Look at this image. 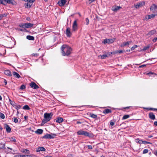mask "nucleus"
Here are the masks:
<instances>
[{
  "label": "nucleus",
  "instance_id": "obj_1",
  "mask_svg": "<svg viewBox=\"0 0 157 157\" xmlns=\"http://www.w3.org/2000/svg\"><path fill=\"white\" fill-rule=\"evenodd\" d=\"M61 53L63 56H68L71 53L72 49L71 47L66 44H63L61 48Z\"/></svg>",
  "mask_w": 157,
  "mask_h": 157
},
{
  "label": "nucleus",
  "instance_id": "obj_2",
  "mask_svg": "<svg viewBox=\"0 0 157 157\" xmlns=\"http://www.w3.org/2000/svg\"><path fill=\"white\" fill-rule=\"evenodd\" d=\"M78 135H83L89 138H93L94 137V134L91 132H89L86 131H83L82 130H79L77 132Z\"/></svg>",
  "mask_w": 157,
  "mask_h": 157
},
{
  "label": "nucleus",
  "instance_id": "obj_3",
  "mask_svg": "<svg viewBox=\"0 0 157 157\" xmlns=\"http://www.w3.org/2000/svg\"><path fill=\"white\" fill-rule=\"evenodd\" d=\"M53 115L52 113H45L44 114V119L43 120L42 124H44L49 121L52 118Z\"/></svg>",
  "mask_w": 157,
  "mask_h": 157
},
{
  "label": "nucleus",
  "instance_id": "obj_4",
  "mask_svg": "<svg viewBox=\"0 0 157 157\" xmlns=\"http://www.w3.org/2000/svg\"><path fill=\"white\" fill-rule=\"evenodd\" d=\"M116 39L113 38V39H105L102 41V43L104 44H110L113 43L115 40Z\"/></svg>",
  "mask_w": 157,
  "mask_h": 157
},
{
  "label": "nucleus",
  "instance_id": "obj_5",
  "mask_svg": "<svg viewBox=\"0 0 157 157\" xmlns=\"http://www.w3.org/2000/svg\"><path fill=\"white\" fill-rule=\"evenodd\" d=\"M77 29L78 26L77 23V21L76 20H75L74 21L73 24L72 31L75 32L77 30Z\"/></svg>",
  "mask_w": 157,
  "mask_h": 157
},
{
  "label": "nucleus",
  "instance_id": "obj_6",
  "mask_svg": "<svg viewBox=\"0 0 157 157\" xmlns=\"http://www.w3.org/2000/svg\"><path fill=\"white\" fill-rule=\"evenodd\" d=\"M145 3L144 2H139L137 4L135 5V7L138 9L141 7L145 5Z\"/></svg>",
  "mask_w": 157,
  "mask_h": 157
},
{
  "label": "nucleus",
  "instance_id": "obj_7",
  "mask_svg": "<svg viewBox=\"0 0 157 157\" xmlns=\"http://www.w3.org/2000/svg\"><path fill=\"white\" fill-rule=\"evenodd\" d=\"M150 9L151 11L154 13L157 9V6L155 5V4H153L151 6Z\"/></svg>",
  "mask_w": 157,
  "mask_h": 157
},
{
  "label": "nucleus",
  "instance_id": "obj_8",
  "mask_svg": "<svg viewBox=\"0 0 157 157\" xmlns=\"http://www.w3.org/2000/svg\"><path fill=\"white\" fill-rule=\"evenodd\" d=\"M30 86L31 88L34 89H37L39 88V86L33 82H32L30 83Z\"/></svg>",
  "mask_w": 157,
  "mask_h": 157
},
{
  "label": "nucleus",
  "instance_id": "obj_9",
  "mask_svg": "<svg viewBox=\"0 0 157 157\" xmlns=\"http://www.w3.org/2000/svg\"><path fill=\"white\" fill-rule=\"evenodd\" d=\"M66 34L67 37H70L71 36L72 33L71 32V29L68 27L67 28L66 31Z\"/></svg>",
  "mask_w": 157,
  "mask_h": 157
},
{
  "label": "nucleus",
  "instance_id": "obj_10",
  "mask_svg": "<svg viewBox=\"0 0 157 157\" xmlns=\"http://www.w3.org/2000/svg\"><path fill=\"white\" fill-rule=\"evenodd\" d=\"M5 2L6 3V5L7 3L11 4L13 5H16V2L13 0H5Z\"/></svg>",
  "mask_w": 157,
  "mask_h": 157
},
{
  "label": "nucleus",
  "instance_id": "obj_11",
  "mask_svg": "<svg viewBox=\"0 0 157 157\" xmlns=\"http://www.w3.org/2000/svg\"><path fill=\"white\" fill-rule=\"evenodd\" d=\"M66 0H60L58 2L57 4L60 6H63L66 3Z\"/></svg>",
  "mask_w": 157,
  "mask_h": 157
},
{
  "label": "nucleus",
  "instance_id": "obj_12",
  "mask_svg": "<svg viewBox=\"0 0 157 157\" xmlns=\"http://www.w3.org/2000/svg\"><path fill=\"white\" fill-rule=\"evenodd\" d=\"M4 127L5 128L6 131L7 132L10 133L11 131V129L10 126L6 124H4Z\"/></svg>",
  "mask_w": 157,
  "mask_h": 157
},
{
  "label": "nucleus",
  "instance_id": "obj_13",
  "mask_svg": "<svg viewBox=\"0 0 157 157\" xmlns=\"http://www.w3.org/2000/svg\"><path fill=\"white\" fill-rule=\"evenodd\" d=\"M42 138L45 139H52L54 138V137L50 134H47L43 136Z\"/></svg>",
  "mask_w": 157,
  "mask_h": 157
},
{
  "label": "nucleus",
  "instance_id": "obj_14",
  "mask_svg": "<svg viewBox=\"0 0 157 157\" xmlns=\"http://www.w3.org/2000/svg\"><path fill=\"white\" fill-rule=\"evenodd\" d=\"M149 117L152 120H154L155 119V116L152 112H150L149 113Z\"/></svg>",
  "mask_w": 157,
  "mask_h": 157
},
{
  "label": "nucleus",
  "instance_id": "obj_15",
  "mask_svg": "<svg viewBox=\"0 0 157 157\" xmlns=\"http://www.w3.org/2000/svg\"><path fill=\"white\" fill-rule=\"evenodd\" d=\"M45 150V148L43 147H38L36 149V151L37 152H40V151H44Z\"/></svg>",
  "mask_w": 157,
  "mask_h": 157
},
{
  "label": "nucleus",
  "instance_id": "obj_16",
  "mask_svg": "<svg viewBox=\"0 0 157 157\" xmlns=\"http://www.w3.org/2000/svg\"><path fill=\"white\" fill-rule=\"evenodd\" d=\"M13 105H11L15 107L17 110L20 109L21 108V106L20 105L16 104L15 102H14Z\"/></svg>",
  "mask_w": 157,
  "mask_h": 157
},
{
  "label": "nucleus",
  "instance_id": "obj_17",
  "mask_svg": "<svg viewBox=\"0 0 157 157\" xmlns=\"http://www.w3.org/2000/svg\"><path fill=\"white\" fill-rule=\"evenodd\" d=\"M132 42V41H129L126 42H124L122 43L121 45V47H123L124 46H126L128 45H129Z\"/></svg>",
  "mask_w": 157,
  "mask_h": 157
},
{
  "label": "nucleus",
  "instance_id": "obj_18",
  "mask_svg": "<svg viewBox=\"0 0 157 157\" xmlns=\"http://www.w3.org/2000/svg\"><path fill=\"white\" fill-rule=\"evenodd\" d=\"M4 73L8 76H11L12 75L11 72L9 70H5L4 71Z\"/></svg>",
  "mask_w": 157,
  "mask_h": 157
},
{
  "label": "nucleus",
  "instance_id": "obj_19",
  "mask_svg": "<svg viewBox=\"0 0 157 157\" xmlns=\"http://www.w3.org/2000/svg\"><path fill=\"white\" fill-rule=\"evenodd\" d=\"M121 8V7L120 6H115L112 7V10L114 12H116Z\"/></svg>",
  "mask_w": 157,
  "mask_h": 157
},
{
  "label": "nucleus",
  "instance_id": "obj_20",
  "mask_svg": "<svg viewBox=\"0 0 157 157\" xmlns=\"http://www.w3.org/2000/svg\"><path fill=\"white\" fill-rule=\"evenodd\" d=\"M63 119L61 117H58L56 119V122L58 123H60L63 122Z\"/></svg>",
  "mask_w": 157,
  "mask_h": 157
},
{
  "label": "nucleus",
  "instance_id": "obj_21",
  "mask_svg": "<svg viewBox=\"0 0 157 157\" xmlns=\"http://www.w3.org/2000/svg\"><path fill=\"white\" fill-rule=\"evenodd\" d=\"M103 112L104 114H108L111 113L112 112V110L108 109H106L103 110Z\"/></svg>",
  "mask_w": 157,
  "mask_h": 157
},
{
  "label": "nucleus",
  "instance_id": "obj_22",
  "mask_svg": "<svg viewBox=\"0 0 157 157\" xmlns=\"http://www.w3.org/2000/svg\"><path fill=\"white\" fill-rule=\"evenodd\" d=\"M156 15L154 14H151V15H149L147 16L148 18L146 17H145V19L146 20H148L149 19H150L151 18H154Z\"/></svg>",
  "mask_w": 157,
  "mask_h": 157
},
{
  "label": "nucleus",
  "instance_id": "obj_23",
  "mask_svg": "<svg viewBox=\"0 0 157 157\" xmlns=\"http://www.w3.org/2000/svg\"><path fill=\"white\" fill-rule=\"evenodd\" d=\"M32 5V4L31 3L29 4V2H27L26 3H25V6L26 8H30Z\"/></svg>",
  "mask_w": 157,
  "mask_h": 157
},
{
  "label": "nucleus",
  "instance_id": "obj_24",
  "mask_svg": "<svg viewBox=\"0 0 157 157\" xmlns=\"http://www.w3.org/2000/svg\"><path fill=\"white\" fill-rule=\"evenodd\" d=\"M26 38L27 39L30 40H34V37L30 35H28L27 36Z\"/></svg>",
  "mask_w": 157,
  "mask_h": 157
},
{
  "label": "nucleus",
  "instance_id": "obj_25",
  "mask_svg": "<svg viewBox=\"0 0 157 157\" xmlns=\"http://www.w3.org/2000/svg\"><path fill=\"white\" fill-rule=\"evenodd\" d=\"M43 131L42 129H37V130H36L35 132L37 134H41L43 133Z\"/></svg>",
  "mask_w": 157,
  "mask_h": 157
},
{
  "label": "nucleus",
  "instance_id": "obj_26",
  "mask_svg": "<svg viewBox=\"0 0 157 157\" xmlns=\"http://www.w3.org/2000/svg\"><path fill=\"white\" fill-rule=\"evenodd\" d=\"M33 24L30 23H26V28H29L33 26Z\"/></svg>",
  "mask_w": 157,
  "mask_h": 157
},
{
  "label": "nucleus",
  "instance_id": "obj_27",
  "mask_svg": "<svg viewBox=\"0 0 157 157\" xmlns=\"http://www.w3.org/2000/svg\"><path fill=\"white\" fill-rule=\"evenodd\" d=\"M13 75L15 77L17 78H19L21 77L20 75L17 72H13Z\"/></svg>",
  "mask_w": 157,
  "mask_h": 157
},
{
  "label": "nucleus",
  "instance_id": "obj_28",
  "mask_svg": "<svg viewBox=\"0 0 157 157\" xmlns=\"http://www.w3.org/2000/svg\"><path fill=\"white\" fill-rule=\"evenodd\" d=\"M5 148V143H4L1 142L0 143V149H2Z\"/></svg>",
  "mask_w": 157,
  "mask_h": 157
},
{
  "label": "nucleus",
  "instance_id": "obj_29",
  "mask_svg": "<svg viewBox=\"0 0 157 157\" xmlns=\"http://www.w3.org/2000/svg\"><path fill=\"white\" fill-rule=\"evenodd\" d=\"M18 26L20 27L25 29L26 28V23L20 24Z\"/></svg>",
  "mask_w": 157,
  "mask_h": 157
},
{
  "label": "nucleus",
  "instance_id": "obj_30",
  "mask_svg": "<svg viewBox=\"0 0 157 157\" xmlns=\"http://www.w3.org/2000/svg\"><path fill=\"white\" fill-rule=\"evenodd\" d=\"M22 109L24 110H29L30 109V108L29 107V106L28 105H24L23 107L22 108Z\"/></svg>",
  "mask_w": 157,
  "mask_h": 157
},
{
  "label": "nucleus",
  "instance_id": "obj_31",
  "mask_svg": "<svg viewBox=\"0 0 157 157\" xmlns=\"http://www.w3.org/2000/svg\"><path fill=\"white\" fill-rule=\"evenodd\" d=\"M7 15V14L6 13L0 14V20H1L2 18L6 17Z\"/></svg>",
  "mask_w": 157,
  "mask_h": 157
},
{
  "label": "nucleus",
  "instance_id": "obj_32",
  "mask_svg": "<svg viewBox=\"0 0 157 157\" xmlns=\"http://www.w3.org/2000/svg\"><path fill=\"white\" fill-rule=\"evenodd\" d=\"M90 116L91 117L94 119L96 118L97 117V116L96 115L92 113H90Z\"/></svg>",
  "mask_w": 157,
  "mask_h": 157
},
{
  "label": "nucleus",
  "instance_id": "obj_33",
  "mask_svg": "<svg viewBox=\"0 0 157 157\" xmlns=\"http://www.w3.org/2000/svg\"><path fill=\"white\" fill-rule=\"evenodd\" d=\"M156 31L155 30H152L149 32L148 35H152L156 33Z\"/></svg>",
  "mask_w": 157,
  "mask_h": 157
},
{
  "label": "nucleus",
  "instance_id": "obj_34",
  "mask_svg": "<svg viewBox=\"0 0 157 157\" xmlns=\"http://www.w3.org/2000/svg\"><path fill=\"white\" fill-rule=\"evenodd\" d=\"M130 117V115H125L123 116V117L122 118V120H125L127 119Z\"/></svg>",
  "mask_w": 157,
  "mask_h": 157
},
{
  "label": "nucleus",
  "instance_id": "obj_35",
  "mask_svg": "<svg viewBox=\"0 0 157 157\" xmlns=\"http://www.w3.org/2000/svg\"><path fill=\"white\" fill-rule=\"evenodd\" d=\"M147 75H148L149 76H151L153 75H156V74L151 72H150L147 73Z\"/></svg>",
  "mask_w": 157,
  "mask_h": 157
},
{
  "label": "nucleus",
  "instance_id": "obj_36",
  "mask_svg": "<svg viewBox=\"0 0 157 157\" xmlns=\"http://www.w3.org/2000/svg\"><path fill=\"white\" fill-rule=\"evenodd\" d=\"M5 0H0V4H2L4 5H6Z\"/></svg>",
  "mask_w": 157,
  "mask_h": 157
},
{
  "label": "nucleus",
  "instance_id": "obj_37",
  "mask_svg": "<svg viewBox=\"0 0 157 157\" xmlns=\"http://www.w3.org/2000/svg\"><path fill=\"white\" fill-rule=\"evenodd\" d=\"M136 142L137 143H138L140 144H142V140H140L139 138H137L136 139Z\"/></svg>",
  "mask_w": 157,
  "mask_h": 157
},
{
  "label": "nucleus",
  "instance_id": "obj_38",
  "mask_svg": "<svg viewBox=\"0 0 157 157\" xmlns=\"http://www.w3.org/2000/svg\"><path fill=\"white\" fill-rule=\"evenodd\" d=\"M0 118L2 119H4L5 118L4 115L1 112H0Z\"/></svg>",
  "mask_w": 157,
  "mask_h": 157
},
{
  "label": "nucleus",
  "instance_id": "obj_39",
  "mask_svg": "<svg viewBox=\"0 0 157 157\" xmlns=\"http://www.w3.org/2000/svg\"><path fill=\"white\" fill-rule=\"evenodd\" d=\"M23 152L24 153L28 154L29 153V151L28 150L25 149L23 150Z\"/></svg>",
  "mask_w": 157,
  "mask_h": 157
},
{
  "label": "nucleus",
  "instance_id": "obj_40",
  "mask_svg": "<svg viewBox=\"0 0 157 157\" xmlns=\"http://www.w3.org/2000/svg\"><path fill=\"white\" fill-rule=\"evenodd\" d=\"M26 88L25 86L24 85H22L20 86V89L21 90H24Z\"/></svg>",
  "mask_w": 157,
  "mask_h": 157
},
{
  "label": "nucleus",
  "instance_id": "obj_41",
  "mask_svg": "<svg viewBox=\"0 0 157 157\" xmlns=\"http://www.w3.org/2000/svg\"><path fill=\"white\" fill-rule=\"evenodd\" d=\"M115 122L113 121L112 120L110 121V124L111 127L113 126L114 125Z\"/></svg>",
  "mask_w": 157,
  "mask_h": 157
},
{
  "label": "nucleus",
  "instance_id": "obj_42",
  "mask_svg": "<svg viewBox=\"0 0 157 157\" xmlns=\"http://www.w3.org/2000/svg\"><path fill=\"white\" fill-rule=\"evenodd\" d=\"M149 48V46L145 47L142 50V51H145L146 50L148 49Z\"/></svg>",
  "mask_w": 157,
  "mask_h": 157
},
{
  "label": "nucleus",
  "instance_id": "obj_43",
  "mask_svg": "<svg viewBox=\"0 0 157 157\" xmlns=\"http://www.w3.org/2000/svg\"><path fill=\"white\" fill-rule=\"evenodd\" d=\"M107 57V55L106 54H104L101 56V58L103 59H104Z\"/></svg>",
  "mask_w": 157,
  "mask_h": 157
},
{
  "label": "nucleus",
  "instance_id": "obj_44",
  "mask_svg": "<svg viewBox=\"0 0 157 157\" xmlns=\"http://www.w3.org/2000/svg\"><path fill=\"white\" fill-rule=\"evenodd\" d=\"M148 152V150L147 149H144L143 152V154H146Z\"/></svg>",
  "mask_w": 157,
  "mask_h": 157
},
{
  "label": "nucleus",
  "instance_id": "obj_45",
  "mask_svg": "<svg viewBox=\"0 0 157 157\" xmlns=\"http://www.w3.org/2000/svg\"><path fill=\"white\" fill-rule=\"evenodd\" d=\"M137 47V46L136 45H134L131 48V50H134Z\"/></svg>",
  "mask_w": 157,
  "mask_h": 157
},
{
  "label": "nucleus",
  "instance_id": "obj_46",
  "mask_svg": "<svg viewBox=\"0 0 157 157\" xmlns=\"http://www.w3.org/2000/svg\"><path fill=\"white\" fill-rule=\"evenodd\" d=\"M35 0H29L27 1V2H29V4H33V3L35 1Z\"/></svg>",
  "mask_w": 157,
  "mask_h": 157
},
{
  "label": "nucleus",
  "instance_id": "obj_47",
  "mask_svg": "<svg viewBox=\"0 0 157 157\" xmlns=\"http://www.w3.org/2000/svg\"><path fill=\"white\" fill-rule=\"evenodd\" d=\"M142 143L143 144H151V143L150 142L145 141H143L142 140Z\"/></svg>",
  "mask_w": 157,
  "mask_h": 157
},
{
  "label": "nucleus",
  "instance_id": "obj_48",
  "mask_svg": "<svg viewBox=\"0 0 157 157\" xmlns=\"http://www.w3.org/2000/svg\"><path fill=\"white\" fill-rule=\"evenodd\" d=\"M87 147L88 149H93L92 146L91 145H87Z\"/></svg>",
  "mask_w": 157,
  "mask_h": 157
},
{
  "label": "nucleus",
  "instance_id": "obj_49",
  "mask_svg": "<svg viewBox=\"0 0 157 157\" xmlns=\"http://www.w3.org/2000/svg\"><path fill=\"white\" fill-rule=\"evenodd\" d=\"M86 25H88L89 24V20L88 18H86Z\"/></svg>",
  "mask_w": 157,
  "mask_h": 157
},
{
  "label": "nucleus",
  "instance_id": "obj_50",
  "mask_svg": "<svg viewBox=\"0 0 157 157\" xmlns=\"http://www.w3.org/2000/svg\"><path fill=\"white\" fill-rule=\"evenodd\" d=\"M14 157H24V155H18L15 156Z\"/></svg>",
  "mask_w": 157,
  "mask_h": 157
},
{
  "label": "nucleus",
  "instance_id": "obj_51",
  "mask_svg": "<svg viewBox=\"0 0 157 157\" xmlns=\"http://www.w3.org/2000/svg\"><path fill=\"white\" fill-rule=\"evenodd\" d=\"M123 52V51L121 50H119V51L117 50L116 51L117 53H122Z\"/></svg>",
  "mask_w": 157,
  "mask_h": 157
},
{
  "label": "nucleus",
  "instance_id": "obj_52",
  "mask_svg": "<svg viewBox=\"0 0 157 157\" xmlns=\"http://www.w3.org/2000/svg\"><path fill=\"white\" fill-rule=\"evenodd\" d=\"M10 139H11L10 141H12V142L13 141V142H15L16 141V140L15 139H14L13 137H12Z\"/></svg>",
  "mask_w": 157,
  "mask_h": 157
},
{
  "label": "nucleus",
  "instance_id": "obj_53",
  "mask_svg": "<svg viewBox=\"0 0 157 157\" xmlns=\"http://www.w3.org/2000/svg\"><path fill=\"white\" fill-rule=\"evenodd\" d=\"M14 121L15 123H17L18 122V120L17 118L14 117L13 120Z\"/></svg>",
  "mask_w": 157,
  "mask_h": 157
},
{
  "label": "nucleus",
  "instance_id": "obj_54",
  "mask_svg": "<svg viewBox=\"0 0 157 157\" xmlns=\"http://www.w3.org/2000/svg\"><path fill=\"white\" fill-rule=\"evenodd\" d=\"M9 101H10V104L11 105H13V103H14V101H12L10 99H9Z\"/></svg>",
  "mask_w": 157,
  "mask_h": 157
},
{
  "label": "nucleus",
  "instance_id": "obj_55",
  "mask_svg": "<svg viewBox=\"0 0 157 157\" xmlns=\"http://www.w3.org/2000/svg\"><path fill=\"white\" fill-rule=\"evenodd\" d=\"M24 157H33L32 156L29 155H24Z\"/></svg>",
  "mask_w": 157,
  "mask_h": 157
},
{
  "label": "nucleus",
  "instance_id": "obj_56",
  "mask_svg": "<svg viewBox=\"0 0 157 157\" xmlns=\"http://www.w3.org/2000/svg\"><path fill=\"white\" fill-rule=\"evenodd\" d=\"M116 53H117L116 51L112 52H111V53H110V54H113V55H114Z\"/></svg>",
  "mask_w": 157,
  "mask_h": 157
},
{
  "label": "nucleus",
  "instance_id": "obj_57",
  "mask_svg": "<svg viewBox=\"0 0 157 157\" xmlns=\"http://www.w3.org/2000/svg\"><path fill=\"white\" fill-rule=\"evenodd\" d=\"M146 67V65L143 64V65H141L139 67V68H142V67Z\"/></svg>",
  "mask_w": 157,
  "mask_h": 157
},
{
  "label": "nucleus",
  "instance_id": "obj_58",
  "mask_svg": "<svg viewBox=\"0 0 157 157\" xmlns=\"http://www.w3.org/2000/svg\"><path fill=\"white\" fill-rule=\"evenodd\" d=\"M3 80H4V82L5 83V85H6L7 83V81L5 79H4Z\"/></svg>",
  "mask_w": 157,
  "mask_h": 157
},
{
  "label": "nucleus",
  "instance_id": "obj_59",
  "mask_svg": "<svg viewBox=\"0 0 157 157\" xmlns=\"http://www.w3.org/2000/svg\"><path fill=\"white\" fill-rule=\"evenodd\" d=\"M17 30H18L19 31H22V32H23V31H24V29H20V28L17 29Z\"/></svg>",
  "mask_w": 157,
  "mask_h": 157
},
{
  "label": "nucleus",
  "instance_id": "obj_60",
  "mask_svg": "<svg viewBox=\"0 0 157 157\" xmlns=\"http://www.w3.org/2000/svg\"><path fill=\"white\" fill-rule=\"evenodd\" d=\"M154 125L157 126V121H155L154 122Z\"/></svg>",
  "mask_w": 157,
  "mask_h": 157
},
{
  "label": "nucleus",
  "instance_id": "obj_61",
  "mask_svg": "<svg viewBox=\"0 0 157 157\" xmlns=\"http://www.w3.org/2000/svg\"><path fill=\"white\" fill-rule=\"evenodd\" d=\"M157 40V37L154 39L153 41L154 42H155Z\"/></svg>",
  "mask_w": 157,
  "mask_h": 157
},
{
  "label": "nucleus",
  "instance_id": "obj_62",
  "mask_svg": "<svg viewBox=\"0 0 157 157\" xmlns=\"http://www.w3.org/2000/svg\"><path fill=\"white\" fill-rule=\"evenodd\" d=\"M26 20L28 21H30L31 19L29 17H27L26 19Z\"/></svg>",
  "mask_w": 157,
  "mask_h": 157
},
{
  "label": "nucleus",
  "instance_id": "obj_63",
  "mask_svg": "<svg viewBox=\"0 0 157 157\" xmlns=\"http://www.w3.org/2000/svg\"><path fill=\"white\" fill-rule=\"evenodd\" d=\"M110 53H111V52H109L107 53V54L106 55H107V57L110 56L111 55V54H110Z\"/></svg>",
  "mask_w": 157,
  "mask_h": 157
},
{
  "label": "nucleus",
  "instance_id": "obj_64",
  "mask_svg": "<svg viewBox=\"0 0 157 157\" xmlns=\"http://www.w3.org/2000/svg\"><path fill=\"white\" fill-rule=\"evenodd\" d=\"M28 117L27 116H24V118L25 119V120H26L28 118Z\"/></svg>",
  "mask_w": 157,
  "mask_h": 157
}]
</instances>
